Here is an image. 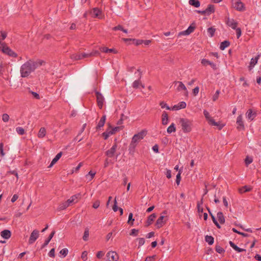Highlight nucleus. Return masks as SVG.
I'll return each instance as SVG.
<instances>
[{"mask_svg":"<svg viewBox=\"0 0 261 261\" xmlns=\"http://www.w3.org/2000/svg\"><path fill=\"white\" fill-rule=\"evenodd\" d=\"M246 114L248 118L251 121L253 120L254 119V118L256 116V113H253L251 109H249L247 111Z\"/></svg>","mask_w":261,"mask_h":261,"instance_id":"obj_21","label":"nucleus"},{"mask_svg":"<svg viewBox=\"0 0 261 261\" xmlns=\"http://www.w3.org/2000/svg\"><path fill=\"white\" fill-rule=\"evenodd\" d=\"M87 53H77L76 54H72L70 56V58L73 60H80L87 58Z\"/></svg>","mask_w":261,"mask_h":261,"instance_id":"obj_9","label":"nucleus"},{"mask_svg":"<svg viewBox=\"0 0 261 261\" xmlns=\"http://www.w3.org/2000/svg\"><path fill=\"white\" fill-rule=\"evenodd\" d=\"M237 124L238 125L237 128L238 129H244V122L243 121V118L242 116L241 115H240L238 116L237 119Z\"/></svg>","mask_w":261,"mask_h":261,"instance_id":"obj_12","label":"nucleus"},{"mask_svg":"<svg viewBox=\"0 0 261 261\" xmlns=\"http://www.w3.org/2000/svg\"><path fill=\"white\" fill-rule=\"evenodd\" d=\"M181 172L180 171H179L178 174L176 175V182L177 185H179L180 183V181L181 180V176H180Z\"/></svg>","mask_w":261,"mask_h":261,"instance_id":"obj_56","label":"nucleus"},{"mask_svg":"<svg viewBox=\"0 0 261 261\" xmlns=\"http://www.w3.org/2000/svg\"><path fill=\"white\" fill-rule=\"evenodd\" d=\"M230 45V42L227 40H225L223 42H221L220 46V49L222 50H223L225 49V48L227 47Z\"/></svg>","mask_w":261,"mask_h":261,"instance_id":"obj_31","label":"nucleus"},{"mask_svg":"<svg viewBox=\"0 0 261 261\" xmlns=\"http://www.w3.org/2000/svg\"><path fill=\"white\" fill-rule=\"evenodd\" d=\"M99 204H100V201H99V200H97L93 203L92 207L96 209L99 206Z\"/></svg>","mask_w":261,"mask_h":261,"instance_id":"obj_62","label":"nucleus"},{"mask_svg":"<svg viewBox=\"0 0 261 261\" xmlns=\"http://www.w3.org/2000/svg\"><path fill=\"white\" fill-rule=\"evenodd\" d=\"M168 123V115L167 112L164 111L162 115V123L163 125H167Z\"/></svg>","mask_w":261,"mask_h":261,"instance_id":"obj_20","label":"nucleus"},{"mask_svg":"<svg viewBox=\"0 0 261 261\" xmlns=\"http://www.w3.org/2000/svg\"><path fill=\"white\" fill-rule=\"evenodd\" d=\"M197 211L199 213H202L203 212V209L202 207L200 206L199 202H197Z\"/></svg>","mask_w":261,"mask_h":261,"instance_id":"obj_63","label":"nucleus"},{"mask_svg":"<svg viewBox=\"0 0 261 261\" xmlns=\"http://www.w3.org/2000/svg\"><path fill=\"white\" fill-rule=\"evenodd\" d=\"M226 24L232 29L235 30L237 28L238 23L234 19H228L226 21Z\"/></svg>","mask_w":261,"mask_h":261,"instance_id":"obj_16","label":"nucleus"},{"mask_svg":"<svg viewBox=\"0 0 261 261\" xmlns=\"http://www.w3.org/2000/svg\"><path fill=\"white\" fill-rule=\"evenodd\" d=\"M2 120L4 122H7L9 120V116L7 114H3L2 115Z\"/></svg>","mask_w":261,"mask_h":261,"instance_id":"obj_52","label":"nucleus"},{"mask_svg":"<svg viewBox=\"0 0 261 261\" xmlns=\"http://www.w3.org/2000/svg\"><path fill=\"white\" fill-rule=\"evenodd\" d=\"M203 114L205 117V118L208 121V123H210V119H213L210 116V114L208 111L204 110L203 111Z\"/></svg>","mask_w":261,"mask_h":261,"instance_id":"obj_50","label":"nucleus"},{"mask_svg":"<svg viewBox=\"0 0 261 261\" xmlns=\"http://www.w3.org/2000/svg\"><path fill=\"white\" fill-rule=\"evenodd\" d=\"M29 92L33 95V96H34V97L35 98H36L37 99H40V96L37 93H36L35 92L31 91H30Z\"/></svg>","mask_w":261,"mask_h":261,"instance_id":"obj_64","label":"nucleus"},{"mask_svg":"<svg viewBox=\"0 0 261 261\" xmlns=\"http://www.w3.org/2000/svg\"><path fill=\"white\" fill-rule=\"evenodd\" d=\"M80 194L74 195L71 196L69 199H68L66 202L69 204V205L73 202H74V200L77 199L78 197L80 196Z\"/></svg>","mask_w":261,"mask_h":261,"instance_id":"obj_34","label":"nucleus"},{"mask_svg":"<svg viewBox=\"0 0 261 261\" xmlns=\"http://www.w3.org/2000/svg\"><path fill=\"white\" fill-rule=\"evenodd\" d=\"M117 145L115 143L112 147L106 152V155L109 158H112L114 156L115 153L116 151Z\"/></svg>","mask_w":261,"mask_h":261,"instance_id":"obj_11","label":"nucleus"},{"mask_svg":"<svg viewBox=\"0 0 261 261\" xmlns=\"http://www.w3.org/2000/svg\"><path fill=\"white\" fill-rule=\"evenodd\" d=\"M68 252V250L67 248H64L60 251V253L62 254L63 257H65L67 255Z\"/></svg>","mask_w":261,"mask_h":261,"instance_id":"obj_53","label":"nucleus"},{"mask_svg":"<svg viewBox=\"0 0 261 261\" xmlns=\"http://www.w3.org/2000/svg\"><path fill=\"white\" fill-rule=\"evenodd\" d=\"M233 5L234 8L239 11H243L245 10L244 5L241 0H235Z\"/></svg>","mask_w":261,"mask_h":261,"instance_id":"obj_10","label":"nucleus"},{"mask_svg":"<svg viewBox=\"0 0 261 261\" xmlns=\"http://www.w3.org/2000/svg\"><path fill=\"white\" fill-rule=\"evenodd\" d=\"M95 93L96 97L97 106L99 108L101 109L103 105V102L105 100L104 97L102 94L99 91H95Z\"/></svg>","mask_w":261,"mask_h":261,"instance_id":"obj_4","label":"nucleus"},{"mask_svg":"<svg viewBox=\"0 0 261 261\" xmlns=\"http://www.w3.org/2000/svg\"><path fill=\"white\" fill-rule=\"evenodd\" d=\"M215 250L219 254L223 253L225 252V250L219 245H216Z\"/></svg>","mask_w":261,"mask_h":261,"instance_id":"obj_41","label":"nucleus"},{"mask_svg":"<svg viewBox=\"0 0 261 261\" xmlns=\"http://www.w3.org/2000/svg\"><path fill=\"white\" fill-rule=\"evenodd\" d=\"M138 232H139V230L138 229H133L131 230V232L130 233V236H138Z\"/></svg>","mask_w":261,"mask_h":261,"instance_id":"obj_60","label":"nucleus"},{"mask_svg":"<svg viewBox=\"0 0 261 261\" xmlns=\"http://www.w3.org/2000/svg\"><path fill=\"white\" fill-rule=\"evenodd\" d=\"M106 119V116L105 115H103L101 118H100V120H99V122L98 123V124L97 125L96 127V129L97 130L100 129L101 127H103L105 125V122Z\"/></svg>","mask_w":261,"mask_h":261,"instance_id":"obj_17","label":"nucleus"},{"mask_svg":"<svg viewBox=\"0 0 261 261\" xmlns=\"http://www.w3.org/2000/svg\"><path fill=\"white\" fill-rule=\"evenodd\" d=\"M132 43L138 46L143 43V40L133 39H132Z\"/></svg>","mask_w":261,"mask_h":261,"instance_id":"obj_46","label":"nucleus"},{"mask_svg":"<svg viewBox=\"0 0 261 261\" xmlns=\"http://www.w3.org/2000/svg\"><path fill=\"white\" fill-rule=\"evenodd\" d=\"M160 105L162 108H166L168 110H172V108L169 107L164 101H161Z\"/></svg>","mask_w":261,"mask_h":261,"instance_id":"obj_47","label":"nucleus"},{"mask_svg":"<svg viewBox=\"0 0 261 261\" xmlns=\"http://www.w3.org/2000/svg\"><path fill=\"white\" fill-rule=\"evenodd\" d=\"M210 124L213 126H219V129H221L224 126L223 125H220L219 122H216L214 119H210Z\"/></svg>","mask_w":261,"mask_h":261,"instance_id":"obj_39","label":"nucleus"},{"mask_svg":"<svg viewBox=\"0 0 261 261\" xmlns=\"http://www.w3.org/2000/svg\"><path fill=\"white\" fill-rule=\"evenodd\" d=\"M46 135V129L44 127H41L38 134V137L39 138H43Z\"/></svg>","mask_w":261,"mask_h":261,"instance_id":"obj_32","label":"nucleus"},{"mask_svg":"<svg viewBox=\"0 0 261 261\" xmlns=\"http://www.w3.org/2000/svg\"><path fill=\"white\" fill-rule=\"evenodd\" d=\"M259 56L258 55L255 58H252L250 62V65L248 66V69L250 71L252 69L254 65L257 63Z\"/></svg>","mask_w":261,"mask_h":261,"instance_id":"obj_22","label":"nucleus"},{"mask_svg":"<svg viewBox=\"0 0 261 261\" xmlns=\"http://www.w3.org/2000/svg\"><path fill=\"white\" fill-rule=\"evenodd\" d=\"M196 28V24L195 22H193L189 27L188 28L184 31L180 32L178 33V36H181V35H189L191 33L194 32V30Z\"/></svg>","mask_w":261,"mask_h":261,"instance_id":"obj_5","label":"nucleus"},{"mask_svg":"<svg viewBox=\"0 0 261 261\" xmlns=\"http://www.w3.org/2000/svg\"><path fill=\"white\" fill-rule=\"evenodd\" d=\"M16 132L20 135L24 134V129L21 127H18L16 128Z\"/></svg>","mask_w":261,"mask_h":261,"instance_id":"obj_48","label":"nucleus"},{"mask_svg":"<svg viewBox=\"0 0 261 261\" xmlns=\"http://www.w3.org/2000/svg\"><path fill=\"white\" fill-rule=\"evenodd\" d=\"M176 131V127L175 124L172 123L167 129V132L168 134H171L173 132H175Z\"/></svg>","mask_w":261,"mask_h":261,"instance_id":"obj_37","label":"nucleus"},{"mask_svg":"<svg viewBox=\"0 0 261 261\" xmlns=\"http://www.w3.org/2000/svg\"><path fill=\"white\" fill-rule=\"evenodd\" d=\"M219 94H220V90H217L215 94L213 96V101H215L218 98Z\"/></svg>","mask_w":261,"mask_h":261,"instance_id":"obj_59","label":"nucleus"},{"mask_svg":"<svg viewBox=\"0 0 261 261\" xmlns=\"http://www.w3.org/2000/svg\"><path fill=\"white\" fill-rule=\"evenodd\" d=\"M215 31L216 29L214 27H210L207 29V32L209 34V36L211 37L214 36Z\"/></svg>","mask_w":261,"mask_h":261,"instance_id":"obj_42","label":"nucleus"},{"mask_svg":"<svg viewBox=\"0 0 261 261\" xmlns=\"http://www.w3.org/2000/svg\"><path fill=\"white\" fill-rule=\"evenodd\" d=\"M156 255L149 256L146 257L145 261H154Z\"/></svg>","mask_w":261,"mask_h":261,"instance_id":"obj_61","label":"nucleus"},{"mask_svg":"<svg viewBox=\"0 0 261 261\" xmlns=\"http://www.w3.org/2000/svg\"><path fill=\"white\" fill-rule=\"evenodd\" d=\"M156 216L155 214H152L147 218L146 221V226H148L152 224L154 219L156 218Z\"/></svg>","mask_w":261,"mask_h":261,"instance_id":"obj_26","label":"nucleus"},{"mask_svg":"<svg viewBox=\"0 0 261 261\" xmlns=\"http://www.w3.org/2000/svg\"><path fill=\"white\" fill-rule=\"evenodd\" d=\"M110 133V132L108 131V130H107V131L103 132L102 134V135L103 137L105 140H107L109 138L110 135H111Z\"/></svg>","mask_w":261,"mask_h":261,"instance_id":"obj_54","label":"nucleus"},{"mask_svg":"<svg viewBox=\"0 0 261 261\" xmlns=\"http://www.w3.org/2000/svg\"><path fill=\"white\" fill-rule=\"evenodd\" d=\"M140 78L138 80L135 81L133 83V87L135 89L138 88L139 85H141L143 88H144V86L141 84Z\"/></svg>","mask_w":261,"mask_h":261,"instance_id":"obj_38","label":"nucleus"},{"mask_svg":"<svg viewBox=\"0 0 261 261\" xmlns=\"http://www.w3.org/2000/svg\"><path fill=\"white\" fill-rule=\"evenodd\" d=\"M138 241L139 247L142 246L145 243V239L143 238H137V239Z\"/></svg>","mask_w":261,"mask_h":261,"instance_id":"obj_55","label":"nucleus"},{"mask_svg":"<svg viewBox=\"0 0 261 261\" xmlns=\"http://www.w3.org/2000/svg\"><path fill=\"white\" fill-rule=\"evenodd\" d=\"M206 15H210L211 14L215 12V7L213 5H208L207 8L205 9Z\"/></svg>","mask_w":261,"mask_h":261,"instance_id":"obj_29","label":"nucleus"},{"mask_svg":"<svg viewBox=\"0 0 261 261\" xmlns=\"http://www.w3.org/2000/svg\"><path fill=\"white\" fill-rule=\"evenodd\" d=\"M174 83L175 84H179L178 87L177 88V91H179L180 90H184L187 93H188L186 87L185 86V85L181 82L175 81V82H174Z\"/></svg>","mask_w":261,"mask_h":261,"instance_id":"obj_23","label":"nucleus"},{"mask_svg":"<svg viewBox=\"0 0 261 261\" xmlns=\"http://www.w3.org/2000/svg\"><path fill=\"white\" fill-rule=\"evenodd\" d=\"M189 3L190 5L196 8L199 7L200 5V3L198 0H190Z\"/></svg>","mask_w":261,"mask_h":261,"instance_id":"obj_36","label":"nucleus"},{"mask_svg":"<svg viewBox=\"0 0 261 261\" xmlns=\"http://www.w3.org/2000/svg\"><path fill=\"white\" fill-rule=\"evenodd\" d=\"M11 234V231L8 229H5L1 232V237L5 239H9Z\"/></svg>","mask_w":261,"mask_h":261,"instance_id":"obj_14","label":"nucleus"},{"mask_svg":"<svg viewBox=\"0 0 261 261\" xmlns=\"http://www.w3.org/2000/svg\"><path fill=\"white\" fill-rule=\"evenodd\" d=\"M211 61H210L208 60H206L205 59H203L201 60V64L204 66H206L207 65H208Z\"/></svg>","mask_w":261,"mask_h":261,"instance_id":"obj_58","label":"nucleus"},{"mask_svg":"<svg viewBox=\"0 0 261 261\" xmlns=\"http://www.w3.org/2000/svg\"><path fill=\"white\" fill-rule=\"evenodd\" d=\"M94 18L98 17L101 14V11L97 8H94L92 9L91 12Z\"/></svg>","mask_w":261,"mask_h":261,"instance_id":"obj_25","label":"nucleus"},{"mask_svg":"<svg viewBox=\"0 0 261 261\" xmlns=\"http://www.w3.org/2000/svg\"><path fill=\"white\" fill-rule=\"evenodd\" d=\"M205 241L210 245H212L214 242V238L211 236H206L205 237Z\"/></svg>","mask_w":261,"mask_h":261,"instance_id":"obj_35","label":"nucleus"},{"mask_svg":"<svg viewBox=\"0 0 261 261\" xmlns=\"http://www.w3.org/2000/svg\"><path fill=\"white\" fill-rule=\"evenodd\" d=\"M253 161V159L252 158L246 156L245 159V163L246 166H248L250 164H251Z\"/></svg>","mask_w":261,"mask_h":261,"instance_id":"obj_49","label":"nucleus"},{"mask_svg":"<svg viewBox=\"0 0 261 261\" xmlns=\"http://www.w3.org/2000/svg\"><path fill=\"white\" fill-rule=\"evenodd\" d=\"M62 155V152H60L59 153H58L56 155V156L53 159V160L51 161V162L50 164V165L48 166V167H51L55 164H56L57 162V161L60 159V158L61 157Z\"/></svg>","mask_w":261,"mask_h":261,"instance_id":"obj_24","label":"nucleus"},{"mask_svg":"<svg viewBox=\"0 0 261 261\" xmlns=\"http://www.w3.org/2000/svg\"><path fill=\"white\" fill-rule=\"evenodd\" d=\"M164 217V216H161L156 220L155 226L157 228H160L165 224V222L163 221Z\"/></svg>","mask_w":261,"mask_h":261,"instance_id":"obj_13","label":"nucleus"},{"mask_svg":"<svg viewBox=\"0 0 261 261\" xmlns=\"http://www.w3.org/2000/svg\"><path fill=\"white\" fill-rule=\"evenodd\" d=\"M0 34H1L0 38H1V41L4 40V39H5V38L7 36V33L6 32H4V31H1L0 32Z\"/></svg>","mask_w":261,"mask_h":261,"instance_id":"obj_51","label":"nucleus"},{"mask_svg":"<svg viewBox=\"0 0 261 261\" xmlns=\"http://www.w3.org/2000/svg\"><path fill=\"white\" fill-rule=\"evenodd\" d=\"M107 261H117L119 257L115 251H109L107 253Z\"/></svg>","mask_w":261,"mask_h":261,"instance_id":"obj_7","label":"nucleus"},{"mask_svg":"<svg viewBox=\"0 0 261 261\" xmlns=\"http://www.w3.org/2000/svg\"><path fill=\"white\" fill-rule=\"evenodd\" d=\"M133 217V213H129V216H128V220L127 221V223L130 224L131 225H133L134 221H135V219Z\"/></svg>","mask_w":261,"mask_h":261,"instance_id":"obj_44","label":"nucleus"},{"mask_svg":"<svg viewBox=\"0 0 261 261\" xmlns=\"http://www.w3.org/2000/svg\"><path fill=\"white\" fill-rule=\"evenodd\" d=\"M3 147H4V144H3V143L2 142L0 143V155L1 156H4L5 154V153L4 151Z\"/></svg>","mask_w":261,"mask_h":261,"instance_id":"obj_57","label":"nucleus"},{"mask_svg":"<svg viewBox=\"0 0 261 261\" xmlns=\"http://www.w3.org/2000/svg\"><path fill=\"white\" fill-rule=\"evenodd\" d=\"M69 206V204L66 201L65 202H63L59 205L58 210L60 211L65 210Z\"/></svg>","mask_w":261,"mask_h":261,"instance_id":"obj_33","label":"nucleus"},{"mask_svg":"<svg viewBox=\"0 0 261 261\" xmlns=\"http://www.w3.org/2000/svg\"><path fill=\"white\" fill-rule=\"evenodd\" d=\"M44 63V61L41 60H38L36 61L32 60L28 61L21 66L20 73L21 77H28L38 67L41 66Z\"/></svg>","mask_w":261,"mask_h":261,"instance_id":"obj_1","label":"nucleus"},{"mask_svg":"<svg viewBox=\"0 0 261 261\" xmlns=\"http://www.w3.org/2000/svg\"><path fill=\"white\" fill-rule=\"evenodd\" d=\"M100 55V53L97 50H93L92 52L90 53L87 54V58L91 57H94V56H98Z\"/></svg>","mask_w":261,"mask_h":261,"instance_id":"obj_40","label":"nucleus"},{"mask_svg":"<svg viewBox=\"0 0 261 261\" xmlns=\"http://www.w3.org/2000/svg\"><path fill=\"white\" fill-rule=\"evenodd\" d=\"M179 123L181 125L182 130L185 133H189L192 130V121L187 118H180Z\"/></svg>","mask_w":261,"mask_h":261,"instance_id":"obj_2","label":"nucleus"},{"mask_svg":"<svg viewBox=\"0 0 261 261\" xmlns=\"http://www.w3.org/2000/svg\"><path fill=\"white\" fill-rule=\"evenodd\" d=\"M39 231L37 229H35L32 232L29 240V243L30 244L34 243L38 238L39 235Z\"/></svg>","mask_w":261,"mask_h":261,"instance_id":"obj_8","label":"nucleus"},{"mask_svg":"<svg viewBox=\"0 0 261 261\" xmlns=\"http://www.w3.org/2000/svg\"><path fill=\"white\" fill-rule=\"evenodd\" d=\"M229 244L230 246L236 251H237L238 252H246V249L239 248L234 243H233L232 241H229Z\"/></svg>","mask_w":261,"mask_h":261,"instance_id":"obj_19","label":"nucleus"},{"mask_svg":"<svg viewBox=\"0 0 261 261\" xmlns=\"http://www.w3.org/2000/svg\"><path fill=\"white\" fill-rule=\"evenodd\" d=\"M123 126H116L113 127L111 130H110V134L113 135L115 134L117 132L119 131Z\"/></svg>","mask_w":261,"mask_h":261,"instance_id":"obj_43","label":"nucleus"},{"mask_svg":"<svg viewBox=\"0 0 261 261\" xmlns=\"http://www.w3.org/2000/svg\"><path fill=\"white\" fill-rule=\"evenodd\" d=\"M89 229L88 228H87L85 229L84 236L83 237V239L85 241H87L89 237Z\"/></svg>","mask_w":261,"mask_h":261,"instance_id":"obj_45","label":"nucleus"},{"mask_svg":"<svg viewBox=\"0 0 261 261\" xmlns=\"http://www.w3.org/2000/svg\"><path fill=\"white\" fill-rule=\"evenodd\" d=\"M217 216L219 222L222 224H224L225 223V218L223 213L221 212H219L217 213Z\"/></svg>","mask_w":261,"mask_h":261,"instance_id":"obj_30","label":"nucleus"},{"mask_svg":"<svg viewBox=\"0 0 261 261\" xmlns=\"http://www.w3.org/2000/svg\"><path fill=\"white\" fill-rule=\"evenodd\" d=\"M1 50H2L4 54H7L10 57L14 58L17 57V54L6 45L5 46H3V47Z\"/></svg>","mask_w":261,"mask_h":261,"instance_id":"obj_6","label":"nucleus"},{"mask_svg":"<svg viewBox=\"0 0 261 261\" xmlns=\"http://www.w3.org/2000/svg\"><path fill=\"white\" fill-rule=\"evenodd\" d=\"M137 146L136 143L134 142L133 141H131L129 145L128 150L129 152V153L133 154L135 151V148Z\"/></svg>","mask_w":261,"mask_h":261,"instance_id":"obj_28","label":"nucleus"},{"mask_svg":"<svg viewBox=\"0 0 261 261\" xmlns=\"http://www.w3.org/2000/svg\"><path fill=\"white\" fill-rule=\"evenodd\" d=\"M146 135V131L142 130L137 134H135L132 138V141L137 144L142 140Z\"/></svg>","mask_w":261,"mask_h":261,"instance_id":"obj_3","label":"nucleus"},{"mask_svg":"<svg viewBox=\"0 0 261 261\" xmlns=\"http://www.w3.org/2000/svg\"><path fill=\"white\" fill-rule=\"evenodd\" d=\"M55 230H53L50 233V234L49 235L48 238L47 239L45 240L44 243H43V244L41 246V249L42 248H44L45 247H46L49 243V242H50V241L51 240V239L53 238V237L54 236L55 234Z\"/></svg>","mask_w":261,"mask_h":261,"instance_id":"obj_18","label":"nucleus"},{"mask_svg":"<svg viewBox=\"0 0 261 261\" xmlns=\"http://www.w3.org/2000/svg\"><path fill=\"white\" fill-rule=\"evenodd\" d=\"M186 103L184 101H181L178 103L177 105L174 106L172 108V110H178L181 109H184L186 107Z\"/></svg>","mask_w":261,"mask_h":261,"instance_id":"obj_15","label":"nucleus"},{"mask_svg":"<svg viewBox=\"0 0 261 261\" xmlns=\"http://www.w3.org/2000/svg\"><path fill=\"white\" fill-rule=\"evenodd\" d=\"M252 189V188L250 186H243L241 188H240L239 189V191L240 192V193H245V192H249L250 191H251Z\"/></svg>","mask_w":261,"mask_h":261,"instance_id":"obj_27","label":"nucleus"}]
</instances>
